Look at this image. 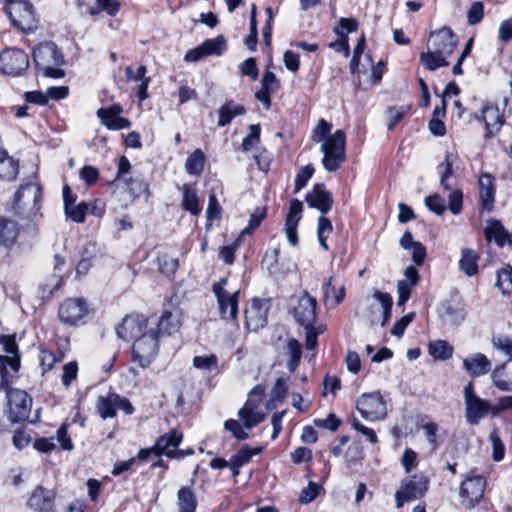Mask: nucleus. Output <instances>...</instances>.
I'll return each instance as SVG.
<instances>
[{
	"mask_svg": "<svg viewBox=\"0 0 512 512\" xmlns=\"http://www.w3.org/2000/svg\"><path fill=\"white\" fill-rule=\"evenodd\" d=\"M463 367L470 377L476 378L491 370V362L484 354L476 353L463 360Z\"/></svg>",
	"mask_w": 512,
	"mask_h": 512,
	"instance_id": "obj_22",
	"label": "nucleus"
},
{
	"mask_svg": "<svg viewBox=\"0 0 512 512\" xmlns=\"http://www.w3.org/2000/svg\"><path fill=\"white\" fill-rule=\"evenodd\" d=\"M265 216V208L257 207L250 215L249 224L242 230L241 235L251 234L261 224Z\"/></svg>",
	"mask_w": 512,
	"mask_h": 512,
	"instance_id": "obj_56",
	"label": "nucleus"
},
{
	"mask_svg": "<svg viewBox=\"0 0 512 512\" xmlns=\"http://www.w3.org/2000/svg\"><path fill=\"white\" fill-rule=\"evenodd\" d=\"M260 132L261 128L259 124L249 125V134L244 137L242 141V148L244 151L251 150L260 142Z\"/></svg>",
	"mask_w": 512,
	"mask_h": 512,
	"instance_id": "obj_53",
	"label": "nucleus"
},
{
	"mask_svg": "<svg viewBox=\"0 0 512 512\" xmlns=\"http://www.w3.org/2000/svg\"><path fill=\"white\" fill-rule=\"evenodd\" d=\"M179 512H196L197 498L191 487H182L177 493Z\"/></svg>",
	"mask_w": 512,
	"mask_h": 512,
	"instance_id": "obj_36",
	"label": "nucleus"
},
{
	"mask_svg": "<svg viewBox=\"0 0 512 512\" xmlns=\"http://www.w3.org/2000/svg\"><path fill=\"white\" fill-rule=\"evenodd\" d=\"M484 16V5L482 2H474L468 10L467 19L470 25L478 24Z\"/></svg>",
	"mask_w": 512,
	"mask_h": 512,
	"instance_id": "obj_60",
	"label": "nucleus"
},
{
	"mask_svg": "<svg viewBox=\"0 0 512 512\" xmlns=\"http://www.w3.org/2000/svg\"><path fill=\"white\" fill-rule=\"evenodd\" d=\"M19 163L8 152L0 148V179L12 182L17 178Z\"/></svg>",
	"mask_w": 512,
	"mask_h": 512,
	"instance_id": "obj_29",
	"label": "nucleus"
},
{
	"mask_svg": "<svg viewBox=\"0 0 512 512\" xmlns=\"http://www.w3.org/2000/svg\"><path fill=\"white\" fill-rule=\"evenodd\" d=\"M181 206L185 211L190 212L192 215H199L201 207L199 204V198L194 185L184 184L182 187V202Z\"/></svg>",
	"mask_w": 512,
	"mask_h": 512,
	"instance_id": "obj_32",
	"label": "nucleus"
},
{
	"mask_svg": "<svg viewBox=\"0 0 512 512\" xmlns=\"http://www.w3.org/2000/svg\"><path fill=\"white\" fill-rule=\"evenodd\" d=\"M286 348L289 355L287 367L289 371L293 373L300 363L302 356V346L298 340L295 338H290L287 342Z\"/></svg>",
	"mask_w": 512,
	"mask_h": 512,
	"instance_id": "obj_42",
	"label": "nucleus"
},
{
	"mask_svg": "<svg viewBox=\"0 0 512 512\" xmlns=\"http://www.w3.org/2000/svg\"><path fill=\"white\" fill-rule=\"evenodd\" d=\"M42 203V188L39 184L29 182L22 184L15 192L12 208L17 214L27 217L36 216Z\"/></svg>",
	"mask_w": 512,
	"mask_h": 512,
	"instance_id": "obj_2",
	"label": "nucleus"
},
{
	"mask_svg": "<svg viewBox=\"0 0 512 512\" xmlns=\"http://www.w3.org/2000/svg\"><path fill=\"white\" fill-rule=\"evenodd\" d=\"M182 438V433L177 430H172L170 433L159 437L154 446L160 456L164 454L169 458H175L176 451H178L177 448L181 443Z\"/></svg>",
	"mask_w": 512,
	"mask_h": 512,
	"instance_id": "obj_25",
	"label": "nucleus"
},
{
	"mask_svg": "<svg viewBox=\"0 0 512 512\" xmlns=\"http://www.w3.org/2000/svg\"><path fill=\"white\" fill-rule=\"evenodd\" d=\"M88 206L85 202H81L76 206H71L68 211H65L67 218L76 223H83L86 218Z\"/></svg>",
	"mask_w": 512,
	"mask_h": 512,
	"instance_id": "obj_57",
	"label": "nucleus"
},
{
	"mask_svg": "<svg viewBox=\"0 0 512 512\" xmlns=\"http://www.w3.org/2000/svg\"><path fill=\"white\" fill-rule=\"evenodd\" d=\"M496 286L503 294L509 293L512 290V267L510 265L497 272Z\"/></svg>",
	"mask_w": 512,
	"mask_h": 512,
	"instance_id": "obj_49",
	"label": "nucleus"
},
{
	"mask_svg": "<svg viewBox=\"0 0 512 512\" xmlns=\"http://www.w3.org/2000/svg\"><path fill=\"white\" fill-rule=\"evenodd\" d=\"M288 392V386L283 378H278L271 390L270 398L266 403L267 410L276 409L277 404L283 402Z\"/></svg>",
	"mask_w": 512,
	"mask_h": 512,
	"instance_id": "obj_39",
	"label": "nucleus"
},
{
	"mask_svg": "<svg viewBox=\"0 0 512 512\" xmlns=\"http://www.w3.org/2000/svg\"><path fill=\"white\" fill-rule=\"evenodd\" d=\"M62 284V275L59 273H54L50 278H48L44 283L40 285V293L42 298L51 297L54 292H56Z\"/></svg>",
	"mask_w": 512,
	"mask_h": 512,
	"instance_id": "obj_47",
	"label": "nucleus"
},
{
	"mask_svg": "<svg viewBox=\"0 0 512 512\" xmlns=\"http://www.w3.org/2000/svg\"><path fill=\"white\" fill-rule=\"evenodd\" d=\"M89 314L87 302L83 298H68L64 300L58 309V316L62 323L77 326L84 323Z\"/></svg>",
	"mask_w": 512,
	"mask_h": 512,
	"instance_id": "obj_11",
	"label": "nucleus"
},
{
	"mask_svg": "<svg viewBox=\"0 0 512 512\" xmlns=\"http://www.w3.org/2000/svg\"><path fill=\"white\" fill-rule=\"evenodd\" d=\"M415 313L411 312L401 317L397 322L394 323L390 332L393 336L401 337L404 334L407 326L413 321Z\"/></svg>",
	"mask_w": 512,
	"mask_h": 512,
	"instance_id": "obj_61",
	"label": "nucleus"
},
{
	"mask_svg": "<svg viewBox=\"0 0 512 512\" xmlns=\"http://www.w3.org/2000/svg\"><path fill=\"white\" fill-rule=\"evenodd\" d=\"M485 487V478L475 475L474 471H471L460 486L459 496L461 504L468 509L473 508L483 497Z\"/></svg>",
	"mask_w": 512,
	"mask_h": 512,
	"instance_id": "obj_10",
	"label": "nucleus"
},
{
	"mask_svg": "<svg viewBox=\"0 0 512 512\" xmlns=\"http://www.w3.org/2000/svg\"><path fill=\"white\" fill-rule=\"evenodd\" d=\"M332 124L325 119H320L313 129L311 139L316 143L324 142L331 134Z\"/></svg>",
	"mask_w": 512,
	"mask_h": 512,
	"instance_id": "obj_52",
	"label": "nucleus"
},
{
	"mask_svg": "<svg viewBox=\"0 0 512 512\" xmlns=\"http://www.w3.org/2000/svg\"><path fill=\"white\" fill-rule=\"evenodd\" d=\"M19 232L20 226L15 220L0 217V245L7 249L13 247Z\"/></svg>",
	"mask_w": 512,
	"mask_h": 512,
	"instance_id": "obj_27",
	"label": "nucleus"
},
{
	"mask_svg": "<svg viewBox=\"0 0 512 512\" xmlns=\"http://www.w3.org/2000/svg\"><path fill=\"white\" fill-rule=\"evenodd\" d=\"M373 297L381 304L383 308L381 326H385L391 318V311L393 305L392 296L389 293L375 291Z\"/></svg>",
	"mask_w": 512,
	"mask_h": 512,
	"instance_id": "obj_45",
	"label": "nucleus"
},
{
	"mask_svg": "<svg viewBox=\"0 0 512 512\" xmlns=\"http://www.w3.org/2000/svg\"><path fill=\"white\" fill-rule=\"evenodd\" d=\"M428 486L429 479L424 474H415L404 479L395 494L397 507H402L406 501L421 498L428 490Z\"/></svg>",
	"mask_w": 512,
	"mask_h": 512,
	"instance_id": "obj_6",
	"label": "nucleus"
},
{
	"mask_svg": "<svg viewBox=\"0 0 512 512\" xmlns=\"http://www.w3.org/2000/svg\"><path fill=\"white\" fill-rule=\"evenodd\" d=\"M201 49L204 50L206 56L217 55L220 56L226 49V39L223 35H219L212 39H207L201 45Z\"/></svg>",
	"mask_w": 512,
	"mask_h": 512,
	"instance_id": "obj_43",
	"label": "nucleus"
},
{
	"mask_svg": "<svg viewBox=\"0 0 512 512\" xmlns=\"http://www.w3.org/2000/svg\"><path fill=\"white\" fill-rule=\"evenodd\" d=\"M313 173L314 168L312 165H307L299 170L295 178L294 193H298L302 188L306 186Z\"/></svg>",
	"mask_w": 512,
	"mask_h": 512,
	"instance_id": "obj_58",
	"label": "nucleus"
},
{
	"mask_svg": "<svg viewBox=\"0 0 512 512\" xmlns=\"http://www.w3.org/2000/svg\"><path fill=\"white\" fill-rule=\"evenodd\" d=\"M180 314L178 311H164L158 321V330L161 334L171 335L180 328Z\"/></svg>",
	"mask_w": 512,
	"mask_h": 512,
	"instance_id": "obj_34",
	"label": "nucleus"
},
{
	"mask_svg": "<svg viewBox=\"0 0 512 512\" xmlns=\"http://www.w3.org/2000/svg\"><path fill=\"white\" fill-rule=\"evenodd\" d=\"M270 309L269 300L253 299L245 309L246 326L249 331H258L267 324V315Z\"/></svg>",
	"mask_w": 512,
	"mask_h": 512,
	"instance_id": "obj_13",
	"label": "nucleus"
},
{
	"mask_svg": "<svg viewBox=\"0 0 512 512\" xmlns=\"http://www.w3.org/2000/svg\"><path fill=\"white\" fill-rule=\"evenodd\" d=\"M430 355L437 360H448L452 357L453 347L445 340H436L428 345Z\"/></svg>",
	"mask_w": 512,
	"mask_h": 512,
	"instance_id": "obj_40",
	"label": "nucleus"
},
{
	"mask_svg": "<svg viewBox=\"0 0 512 512\" xmlns=\"http://www.w3.org/2000/svg\"><path fill=\"white\" fill-rule=\"evenodd\" d=\"M478 254L472 249H463L459 266L461 271L467 276L471 277L478 272Z\"/></svg>",
	"mask_w": 512,
	"mask_h": 512,
	"instance_id": "obj_37",
	"label": "nucleus"
},
{
	"mask_svg": "<svg viewBox=\"0 0 512 512\" xmlns=\"http://www.w3.org/2000/svg\"><path fill=\"white\" fill-rule=\"evenodd\" d=\"M356 408L361 416L369 421L382 420L387 415L386 402L380 392L361 395L357 399Z\"/></svg>",
	"mask_w": 512,
	"mask_h": 512,
	"instance_id": "obj_7",
	"label": "nucleus"
},
{
	"mask_svg": "<svg viewBox=\"0 0 512 512\" xmlns=\"http://www.w3.org/2000/svg\"><path fill=\"white\" fill-rule=\"evenodd\" d=\"M33 60L37 70L47 66H60L63 64V55L53 42H45L33 51Z\"/></svg>",
	"mask_w": 512,
	"mask_h": 512,
	"instance_id": "obj_14",
	"label": "nucleus"
},
{
	"mask_svg": "<svg viewBox=\"0 0 512 512\" xmlns=\"http://www.w3.org/2000/svg\"><path fill=\"white\" fill-rule=\"evenodd\" d=\"M464 400L467 422L471 425H477L480 419L488 414L489 401L483 400L475 394L472 382L464 387Z\"/></svg>",
	"mask_w": 512,
	"mask_h": 512,
	"instance_id": "obj_12",
	"label": "nucleus"
},
{
	"mask_svg": "<svg viewBox=\"0 0 512 512\" xmlns=\"http://www.w3.org/2000/svg\"><path fill=\"white\" fill-rule=\"evenodd\" d=\"M484 236L488 242L494 240L499 247H503L506 244L509 245V232L497 219L487 221V225L484 228Z\"/></svg>",
	"mask_w": 512,
	"mask_h": 512,
	"instance_id": "obj_28",
	"label": "nucleus"
},
{
	"mask_svg": "<svg viewBox=\"0 0 512 512\" xmlns=\"http://www.w3.org/2000/svg\"><path fill=\"white\" fill-rule=\"evenodd\" d=\"M457 43L458 41L451 28L444 26L438 31L431 32L428 49L449 56L453 53Z\"/></svg>",
	"mask_w": 512,
	"mask_h": 512,
	"instance_id": "obj_15",
	"label": "nucleus"
},
{
	"mask_svg": "<svg viewBox=\"0 0 512 512\" xmlns=\"http://www.w3.org/2000/svg\"><path fill=\"white\" fill-rule=\"evenodd\" d=\"M321 486L315 482L310 481L308 486L304 488L299 496V500L303 504L312 502L319 494Z\"/></svg>",
	"mask_w": 512,
	"mask_h": 512,
	"instance_id": "obj_59",
	"label": "nucleus"
},
{
	"mask_svg": "<svg viewBox=\"0 0 512 512\" xmlns=\"http://www.w3.org/2000/svg\"><path fill=\"white\" fill-rule=\"evenodd\" d=\"M491 379L495 387L504 392L512 391V360L496 367L491 373Z\"/></svg>",
	"mask_w": 512,
	"mask_h": 512,
	"instance_id": "obj_26",
	"label": "nucleus"
},
{
	"mask_svg": "<svg viewBox=\"0 0 512 512\" xmlns=\"http://www.w3.org/2000/svg\"><path fill=\"white\" fill-rule=\"evenodd\" d=\"M246 113V109L243 105L237 104L234 101L230 100L223 104L218 109V122L217 125L219 127L227 126L232 122V120Z\"/></svg>",
	"mask_w": 512,
	"mask_h": 512,
	"instance_id": "obj_30",
	"label": "nucleus"
},
{
	"mask_svg": "<svg viewBox=\"0 0 512 512\" xmlns=\"http://www.w3.org/2000/svg\"><path fill=\"white\" fill-rule=\"evenodd\" d=\"M498 39L503 43L512 41V18L501 22L498 30Z\"/></svg>",
	"mask_w": 512,
	"mask_h": 512,
	"instance_id": "obj_64",
	"label": "nucleus"
},
{
	"mask_svg": "<svg viewBox=\"0 0 512 512\" xmlns=\"http://www.w3.org/2000/svg\"><path fill=\"white\" fill-rule=\"evenodd\" d=\"M264 388L256 385L249 393L244 406L238 411L242 425L235 419H228L224 423L225 430L232 433L237 440H246L249 434L245 431L251 430L264 421L265 413L262 410Z\"/></svg>",
	"mask_w": 512,
	"mask_h": 512,
	"instance_id": "obj_1",
	"label": "nucleus"
},
{
	"mask_svg": "<svg viewBox=\"0 0 512 512\" xmlns=\"http://www.w3.org/2000/svg\"><path fill=\"white\" fill-rule=\"evenodd\" d=\"M121 183L125 185L128 193L134 198H138L148 192V184L140 177H130Z\"/></svg>",
	"mask_w": 512,
	"mask_h": 512,
	"instance_id": "obj_44",
	"label": "nucleus"
},
{
	"mask_svg": "<svg viewBox=\"0 0 512 512\" xmlns=\"http://www.w3.org/2000/svg\"><path fill=\"white\" fill-rule=\"evenodd\" d=\"M447 55L429 49L428 52L420 55V62L430 71H434L440 67H446L449 62L446 60Z\"/></svg>",
	"mask_w": 512,
	"mask_h": 512,
	"instance_id": "obj_38",
	"label": "nucleus"
},
{
	"mask_svg": "<svg viewBox=\"0 0 512 512\" xmlns=\"http://www.w3.org/2000/svg\"><path fill=\"white\" fill-rule=\"evenodd\" d=\"M158 269L162 274H174L178 268V260L167 254H159L157 257Z\"/></svg>",
	"mask_w": 512,
	"mask_h": 512,
	"instance_id": "obj_51",
	"label": "nucleus"
},
{
	"mask_svg": "<svg viewBox=\"0 0 512 512\" xmlns=\"http://www.w3.org/2000/svg\"><path fill=\"white\" fill-rule=\"evenodd\" d=\"M54 504V493L52 490L38 486L30 496L28 505L30 508L39 512H48Z\"/></svg>",
	"mask_w": 512,
	"mask_h": 512,
	"instance_id": "obj_23",
	"label": "nucleus"
},
{
	"mask_svg": "<svg viewBox=\"0 0 512 512\" xmlns=\"http://www.w3.org/2000/svg\"><path fill=\"white\" fill-rule=\"evenodd\" d=\"M29 66V57L24 50L16 47L4 49L0 53V72L8 76H20Z\"/></svg>",
	"mask_w": 512,
	"mask_h": 512,
	"instance_id": "obj_5",
	"label": "nucleus"
},
{
	"mask_svg": "<svg viewBox=\"0 0 512 512\" xmlns=\"http://www.w3.org/2000/svg\"><path fill=\"white\" fill-rule=\"evenodd\" d=\"M421 429L432 451H436L444 443L446 431L436 422H427L421 426Z\"/></svg>",
	"mask_w": 512,
	"mask_h": 512,
	"instance_id": "obj_31",
	"label": "nucleus"
},
{
	"mask_svg": "<svg viewBox=\"0 0 512 512\" xmlns=\"http://www.w3.org/2000/svg\"><path fill=\"white\" fill-rule=\"evenodd\" d=\"M305 200L310 207L318 209L322 214L329 212L333 205L332 195L322 183L315 184L306 194Z\"/></svg>",
	"mask_w": 512,
	"mask_h": 512,
	"instance_id": "obj_20",
	"label": "nucleus"
},
{
	"mask_svg": "<svg viewBox=\"0 0 512 512\" xmlns=\"http://www.w3.org/2000/svg\"><path fill=\"white\" fill-rule=\"evenodd\" d=\"M334 278L330 277L324 286L325 301L333 300L334 305H338L345 297V288L341 285L339 288L333 285Z\"/></svg>",
	"mask_w": 512,
	"mask_h": 512,
	"instance_id": "obj_46",
	"label": "nucleus"
},
{
	"mask_svg": "<svg viewBox=\"0 0 512 512\" xmlns=\"http://www.w3.org/2000/svg\"><path fill=\"white\" fill-rule=\"evenodd\" d=\"M449 210L452 214L458 215L462 211L463 193L461 190L456 189L450 192L448 196Z\"/></svg>",
	"mask_w": 512,
	"mask_h": 512,
	"instance_id": "obj_62",
	"label": "nucleus"
},
{
	"mask_svg": "<svg viewBox=\"0 0 512 512\" xmlns=\"http://www.w3.org/2000/svg\"><path fill=\"white\" fill-rule=\"evenodd\" d=\"M482 118L487 131L486 137H492L497 134L504 123L503 115L495 105L484 106L482 110Z\"/></svg>",
	"mask_w": 512,
	"mask_h": 512,
	"instance_id": "obj_24",
	"label": "nucleus"
},
{
	"mask_svg": "<svg viewBox=\"0 0 512 512\" xmlns=\"http://www.w3.org/2000/svg\"><path fill=\"white\" fill-rule=\"evenodd\" d=\"M241 73L245 76L250 77L252 80H256L259 76V70L256 64L255 58H248L239 65Z\"/></svg>",
	"mask_w": 512,
	"mask_h": 512,
	"instance_id": "obj_63",
	"label": "nucleus"
},
{
	"mask_svg": "<svg viewBox=\"0 0 512 512\" xmlns=\"http://www.w3.org/2000/svg\"><path fill=\"white\" fill-rule=\"evenodd\" d=\"M118 394L109 393L107 396H99L96 402V408L102 419L113 418L116 416V400Z\"/></svg>",
	"mask_w": 512,
	"mask_h": 512,
	"instance_id": "obj_35",
	"label": "nucleus"
},
{
	"mask_svg": "<svg viewBox=\"0 0 512 512\" xmlns=\"http://www.w3.org/2000/svg\"><path fill=\"white\" fill-rule=\"evenodd\" d=\"M438 313L444 324L453 327L461 324L466 318L464 304L454 300L443 302L438 309Z\"/></svg>",
	"mask_w": 512,
	"mask_h": 512,
	"instance_id": "obj_19",
	"label": "nucleus"
},
{
	"mask_svg": "<svg viewBox=\"0 0 512 512\" xmlns=\"http://www.w3.org/2000/svg\"><path fill=\"white\" fill-rule=\"evenodd\" d=\"M346 136L344 131L338 129L332 133L320 147L323 153L322 164L326 171L338 170L345 161Z\"/></svg>",
	"mask_w": 512,
	"mask_h": 512,
	"instance_id": "obj_3",
	"label": "nucleus"
},
{
	"mask_svg": "<svg viewBox=\"0 0 512 512\" xmlns=\"http://www.w3.org/2000/svg\"><path fill=\"white\" fill-rule=\"evenodd\" d=\"M479 188L482 208L491 211L495 201V178L489 173L481 174Z\"/></svg>",
	"mask_w": 512,
	"mask_h": 512,
	"instance_id": "obj_21",
	"label": "nucleus"
},
{
	"mask_svg": "<svg viewBox=\"0 0 512 512\" xmlns=\"http://www.w3.org/2000/svg\"><path fill=\"white\" fill-rule=\"evenodd\" d=\"M6 391L7 404L9 407L10 419L13 422H22L29 417L32 398L28 393L21 389L9 388Z\"/></svg>",
	"mask_w": 512,
	"mask_h": 512,
	"instance_id": "obj_8",
	"label": "nucleus"
},
{
	"mask_svg": "<svg viewBox=\"0 0 512 512\" xmlns=\"http://www.w3.org/2000/svg\"><path fill=\"white\" fill-rule=\"evenodd\" d=\"M205 155L200 149L191 153L185 163L186 172L190 175H200L204 169Z\"/></svg>",
	"mask_w": 512,
	"mask_h": 512,
	"instance_id": "obj_41",
	"label": "nucleus"
},
{
	"mask_svg": "<svg viewBox=\"0 0 512 512\" xmlns=\"http://www.w3.org/2000/svg\"><path fill=\"white\" fill-rule=\"evenodd\" d=\"M8 367L16 373L20 367V359L9 357L8 355H0V389H6L12 382V376L8 372Z\"/></svg>",
	"mask_w": 512,
	"mask_h": 512,
	"instance_id": "obj_33",
	"label": "nucleus"
},
{
	"mask_svg": "<svg viewBox=\"0 0 512 512\" xmlns=\"http://www.w3.org/2000/svg\"><path fill=\"white\" fill-rule=\"evenodd\" d=\"M158 352V333L151 329L141 334L132 347V360L145 368L155 359Z\"/></svg>",
	"mask_w": 512,
	"mask_h": 512,
	"instance_id": "obj_4",
	"label": "nucleus"
},
{
	"mask_svg": "<svg viewBox=\"0 0 512 512\" xmlns=\"http://www.w3.org/2000/svg\"><path fill=\"white\" fill-rule=\"evenodd\" d=\"M122 111L120 105L114 104L107 108H100L97 111V116L109 130H122L131 126V122L127 118L120 116Z\"/></svg>",
	"mask_w": 512,
	"mask_h": 512,
	"instance_id": "obj_17",
	"label": "nucleus"
},
{
	"mask_svg": "<svg viewBox=\"0 0 512 512\" xmlns=\"http://www.w3.org/2000/svg\"><path fill=\"white\" fill-rule=\"evenodd\" d=\"M408 109H409V107H406V106L389 107L387 109V117H388L387 129L392 130L396 126V124L402 120V118L407 113Z\"/></svg>",
	"mask_w": 512,
	"mask_h": 512,
	"instance_id": "obj_55",
	"label": "nucleus"
},
{
	"mask_svg": "<svg viewBox=\"0 0 512 512\" xmlns=\"http://www.w3.org/2000/svg\"><path fill=\"white\" fill-rule=\"evenodd\" d=\"M227 278H222L212 286L217 298L220 315L223 319L236 320L238 314L239 291L229 292L225 289Z\"/></svg>",
	"mask_w": 512,
	"mask_h": 512,
	"instance_id": "obj_9",
	"label": "nucleus"
},
{
	"mask_svg": "<svg viewBox=\"0 0 512 512\" xmlns=\"http://www.w3.org/2000/svg\"><path fill=\"white\" fill-rule=\"evenodd\" d=\"M333 230V226L331 221L325 216H320L318 219L317 226V237L321 247L325 250H328L329 247L327 245V238Z\"/></svg>",
	"mask_w": 512,
	"mask_h": 512,
	"instance_id": "obj_48",
	"label": "nucleus"
},
{
	"mask_svg": "<svg viewBox=\"0 0 512 512\" xmlns=\"http://www.w3.org/2000/svg\"><path fill=\"white\" fill-rule=\"evenodd\" d=\"M425 206L436 215H442L446 210L445 200L437 193L425 198Z\"/></svg>",
	"mask_w": 512,
	"mask_h": 512,
	"instance_id": "obj_54",
	"label": "nucleus"
},
{
	"mask_svg": "<svg viewBox=\"0 0 512 512\" xmlns=\"http://www.w3.org/2000/svg\"><path fill=\"white\" fill-rule=\"evenodd\" d=\"M193 365L197 369L211 372L218 369V358L214 354L195 356Z\"/></svg>",
	"mask_w": 512,
	"mask_h": 512,
	"instance_id": "obj_50",
	"label": "nucleus"
},
{
	"mask_svg": "<svg viewBox=\"0 0 512 512\" xmlns=\"http://www.w3.org/2000/svg\"><path fill=\"white\" fill-rule=\"evenodd\" d=\"M147 327V320L144 316H126L123 321L116 327L118 338L123 340L137 339L143 334V329Z\"/></svg>",
	"mask_w": 512,
	"mask_h": 512,
	"instance_id": "obj_18",
	"label": "nucleus"
},
{
	"mask_svg": "<svg viewBox=\"0 0 512 512\" xmlns=\"http://www.w3.org/2000/svg\"><path fill=\"white\" fill-rule=\"evenodd\" d=\"M316 305V299L305 292L294 307L295 320L305 328L312 327L316 321Z\"/></svg>",
	"mask_w": 512,
	"mask_h": 512,
	"instance_id": "obj_16",
	"label": "nucleus"
}]
</instances>
